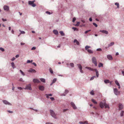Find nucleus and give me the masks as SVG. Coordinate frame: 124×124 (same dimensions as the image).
<instances>
[{"label": "nucleus", "instance_id": "f257e3e1", "mask_svg": "<svg viewBox=\"0 0 124 124\" xmlns=\"http://www.w3.org/2000/svg\"><path fill=\"white\" fill-rule=\"evenodd\" d=\"M49 111L51 116L54 118V119H57V117L56 116V114L55 113L54 111L51 109H50Z\"/></svg>", "mask_w": 124, "mask_h": 124}, {"label": "nucleus", "instance_id": "f03ea898", "mask_svg": "<svg viewBox=\"0 0 124 124\" xmlns=\"http://www.w3.org/2000/svg\"><path fill=\"white\" fill-rule=\"evenodd\" d=\"M113 91H114V93L116 95H119L120 93L116 88H113Z\"/></svg>", "mask_w": 124, "mask_h": 124}, {"label": "nucleus", "instance_id": "7ed1b4c3", "mask_svg": "<svg viewBox=\"0 0 124 124\" xmlns=\"http://www.w3.org/2000/svg\"><path fill=\"white\" fill-rule=\"evenodd\" d=\"M92 62L95 65V66H97V60L96 59L95 57H93L92 58Z\"/></svg>", "mask_w": 124, "mask_h": 124}, {"label": "nucleus", "instance_id": "20e7f679", "mask_svg": "<svg viewBox=\"0 0 124 124\" xmlns=\"http://www.w3.org/2000/svg\"><path fill=\"white\" fill-rule=\"evenodd\" d=\"M70 105L73 108L74 110L76 109H77V107L76 106L75 104L73 102H70Z\"/></svg>", "mask_w": 124, "mask_h": 124}, {"label": "nucleus", "instance_id": "39448f33", "mask_svg": "<svg viewBox=\"0 0 124 124\" xmlns=\"http://www.w3.org/2000/svg\"><path fill=\"white\" fill-rule=\"evenodd\" d=\"M28 4L29 5L32 6L33 7H35L36 6V4L33 3V1H29Z\"/></svg>", "mask_w": 124, "mask_h": 124}, {"label": "nucleus", "instance_id": "423d86ee", "mask_svg": "<svg viewBox=\"0 0 124 124\" xmlns=\"http://www.w3.org/2000/svg\"><path fill=\"white\" fill-rule=\"evenodd\" d=\"M25 89H28L30 90H31V85L30 84H29L26 85V88H25Z\"/></svg>", "mask_w": 124, "mask_h": 124}, {"label": "nucleus", "instance_id": "0eeeda50", "mask_svg": "<svg viewBox=\"0 0 124 124\" xmlns=\"http://www.w3.org/2000/svg\"><path fill=\"white\" fill-rule=\"evenodd\" d=\"M33 82L34 83H40V81L38 79L34 78L33 80Z\"/></svg>", "mask_w": 124, "mask_h": 124}, {"label": "nucleus", "instance_id": "6e6552de", "mask_svg": "<svg viewBox=\"0 0 124 124\" xmlns=\"http://www.w3.org/2000/svg\"><path fill=\"white\" fill-rule=\"evenodd\" d=\"M6 105H11V104L9 102H8L6 100H4L2 101Z\"/></svg>", "mask_w": 124, "mask_h": 124}, {"label": "nucleus", "instance_id": "1a4fd4ad", "mask_svg": "<svg viewBox=\"0 0 124 124\" xmlns=\"http://www.w3.org/2000/svg\"><path fill=\"white\" fill-rule=\"evenodd\" d=\"M100 32H102V33H103L104 34H108V32L107 31H106V30H100Z\"/></svg>", "mask_w": 124, "mask_h": 124}, {"label": "nucleus", "instance_id": "9d476101", "mask_svg": "<svg viewBox=\"0 0 124 124\" xmlns=\"http://www.w3.org/2000/svg\"><path fill=\"white\" fill-rule=\"evenodd\" d=\"M29 72H30L36 73V71L32 69H30L29 70Z\"/></svg>", "mask_w": 124, "mask_h": 124}, {"label": "nucleus", "instance_id": "9b49d317", "mask_svg": "<svg viewBox=\"0 0 124 124\" xmlns=\"http://www.w3.org/2000/svg\"><path fill=\"white\" fill-rule=\"evenodd\" d=\"M39 90L41 91H43L44 90V86L42 85H40L39 87Z\"/></svg>", "mask_w": 124, "mask_h": 124}, {"label": "nucleus", "instance_id": "f8f14e48", "mask_svg": "<svg viewBox=\"0 0 124 124\" xmlns=\"http://www.w3.org/2000/svg\"><path fill=\"white\" fill-rule=\"evenodd\" d=\"M107 58L109 60H111L112 59V55L110 54H108L107 56Z\"/></svg>", "mask_w": 124, "mask_h": 124}, {"label": "nucleus", "instance_id": "ddd939ff", "mask_svg": "<svg viewBox=\"0 0 124 124\" xmlns=\"http://www.w3.org/2000/svg\"><path fill=\"white\" fill-rule=\"evenodd\" d=\"M119 110H121L123 108V106L121 103L119 104Z\"/></svg>", "mask_w": 124, "mask_h": 124}, {"label": "nucleus", "instance_id": "4468645a", "mask_svg": "<svg viewBox=\"0 0 124 124\" xmlns=\"http://www.w3.org/2000/svg\"><path fill=\"white\" fill-rule=\"evenodd\" d=\"M100 106L101 108H103L104 107V103H103L102 101L100 102Z\"/></svg>", "mask_w": 124, "mask_h": 124}, {"label": "nucleus", "instance_id": "2eb2a0df", "mask_svg": "<svg viewBox=\"0 0 124 124\" xmlns=\"http://www.w3.org/2000/svg\"><path fill=\"white\" fill-rule=\"evenodd\" d=\"M104 106L105 107V108H109V105L108 104H106L105 102H104Z\"/></svg>", "mask_w": 124, "mask_h": 124}, {"label": "nucleus", "instance_id": "dca6fc26", "mask_svg": "<svg viewBox=\"0 0 124 124\" xmlns=\"http://www.w3.org/2000/svg\"><path fill=\"white\" fill-rule=\"evenodd\" d=\"M115 84H116L118 86V88L119 89H120V85L119 84L118 81H117V80H115Z\"/></svg>", "mask_w": 124, "mask_h": 124}, {"label": "nucleus", "instance_id": "f3484780", "mask_svg": "<svg viewBox=\"0 0 124 124\" xmlns=\"http://www.w3.org/2000/svg\"><path fill=\"white\" fill-rule=\"evenodd\" d=\"M68 93V91L67 90H65L64 93L62 94V95L63 96H65Z\"/></svg>", "mask_w": 124, "mask_h": 124}, {"label": "nucleus", "instance_id": "a211bd4d", "mask_svg": "<svg viewBox=\"0 0 124 124\" xmlns=\"http://www.w3.org/2000/svg\"><path fill=\"white\" fill-rule=\"evenodd\" d=\"M94 71H95V72H96V75L97 77H98V76H99V74L98 73V71L96 69H94Z\"/></svg>", "mask_w": 124, "mask_h": 124}, {"label": "nucleus", "instance_id": "6ab92c4d", "mask_svg": "<svg viewBox=\"0 0 124 124\" xmlns=\"http://www.w3.org/2000/svg\"><path fill=\"white\" fill-rule=\"evenodd\" d=\"M74 43H76V44L78 45H79V42H78V41L76 39H74Z\"/></svg>", "mask_w": 124, "mask_h": 124}, {"label": "nucleus", "instance_id": "aec40b11", "mask_svg": "<svg viewBox=\"0 0 124 124\" xmlns=\"http://www.w3.org/2000/svg\"><path fill=\"white\" fill-rule=\"evenodd\" d=\"M40 81L41 82L43 83H45V82H46V80L44 78H40Z\"/></svg>", "mask_w": 124, "mask_h": 124}, {"label": "nucleus", "instance_id": "412c9836", "mask_svg": "<svg viewBox=\"0 0 124 124\" xmlns=\"http://www.w3.org/2000/svg\"><path fill=\"white\" fill-rule=\"evenodd\" d=\"M114 44V42H111L110 44H108V47H110L112 46H113Z\"/></svg>", "mask_w": 124, "mask_h": 124}, {"label": "nucleus", "instance_id": "4be33fe9", "mask_svg": "<svg viewBox=\"0 0 124 124\" xmlns=\"http://www.w3.org/2000/svg\"><path fill=\"white\" fill-rule=\"evenodd\" d=\"M45 95L46 96V98H49V96H52V94H46Z\"/></svg>", "mask_w": 124, "mask_h": 124}, {"label": "nucleus", "instance_id": "5701e85b", "mask_svg": "<svg viewBox=\"0 0 124 124\" xmlns=\"http://www.w3.org/2000/svg\"><path fill=\"white\" fill-rule=\"evenodd\" d=\"M53 32H54V34L56 35H57L58 34V31L56 30H53Z\"/></svg>", "mask_w": 124, "mask_h": 124}, {"label": "nucleus", "instance_id": "b1692460", "mask_svg": "<svg viewBox=\"0 0 124 124\" xmlns=\"http://www.w3.org/2000/svg\"><path fill=\"white\" fill-rule=\"evenodd\" d=\"M86 50H87V52L89 54H92L93 52V51L90 49H88Z\"/></svg>", "mask_w": 124, "mask_h": 124}, {"label": "nucleus", "instance_id": "393cba45", "mask_svg": "<svg viewBox=\"0 0 124 124\" xmlns=\"http://www.w3.org/2000/svg\"><path fill=\"white\" fill-rule=\"evenodd\" d=\"M59 33H60V34H61V35L62 36H64L65 35V34L63 33V31H60V32H59Z\"/></svg>", "mask_w": 124, "mask_h": 124}, {"label": "nucleus", "instance_id": "a878e982", "mask_svg": "<svg viewBox=\"0 0 124 124\" xmlns=\"http://www.w3.org/2000/svg\"><path fill=\"white\" fill-rule=\"evenodd\" d=\"M77 66H78V68H79V69H82V67L81 66V65L80 64H77Z\"/></svg>", "mask_w": 124, "mask_h": 124}, {"label": "nucleus", "instance_id": "bb28decb", "mask_svg": "<svg viewBox=\"0 0 124 124\" xmlns=\"http://www.w3.org/2000/svg\"><path fill=\"white\" fill-rule=\"evenodd\" d=\"M104 82L106 84L110 82L109 81V80H106L104 81Z\"/></svg>", "mask_w": 124, "mask_h": 124}, {"label": "nucleus", "instance_id": "cd10ccee", "mask_svg": "<svg viewBox=\"0 0 124 124\" xmlns=\"http://www.w3.org/2000/svg\"><path fill=\"white\" fill-rule=\"evenodd\" d=\"M90 48V46H86L85 47V50H89L88 49Z\"/></svg>", "mask_w": 124, "mask_h": 124}, {"label": "nucleus", "instance_id": "c85d7f7f", "mask_svg": "<svg viewBox=\"0 0 124 124\" xmlns=\"http://www.w3.org/2000/svg\"><path fill=\"white\" fill-rule=\"evenodd\" d=\"M72 29L74 30V31H78V29H77L76 27H72Z\"/></svg>", "mask_w": 124, "mask_h": 124}, {"label": "nucleus", "instance_id": "c756f323", "mask_svg": "<svg viewBox=\"0 0 124 124\" xmlns=\"http://www.w3.org/2000/svg\"><path fill=\"white\" fill-rule=\"evenodd\" d=\"M92 101L93 102L94 104H97V102L95 101V100L93 99H92Z\"/></svg>", "mask_w": 124, "mask_h": 124}, {"label": "nucleus", "instance_id": "7c9ffc66", "mask_svg": "<svg viewBox=\"0 0 124 124\" xmlns=\"http://www.w3.org/2000/svg\"><path fill=\"white\" fill-rule=\"evenodd\" d=\"M103 66V64L101 62H100L99 64V68Z\"/></svg>", "mask_w": 124, "mask_h": 124}, {"label": "nucleus", "instance_id": "2f4dec72", "mask_svg": "<svg viewBox=\"0 0 124 124\" xmlns=\"http://www.w3.org/2000/svg\"><path fill=\"white\" fill-rule=\"evenodd\" d=\"M124 111H122L120 113V116H123V114H124Z\"/></svg>", "mask_w": 124, "mask_h": 124}, {"label": "nucleus", "instance_id": "473e14b6", "mask_svg": "<svg viewBox=\"0 0 124 124\" xmlns=\"http://www.w3.org/2000/svg\"><path fill=\"white\" fill-rule=\"evenodd\" d=\"M11 66H12V67H13V68H14L15 67V66L14 63V62H11Z\"/></svg>", "mask_w": 124, "mask_h": 124}, {"label": "nucleus", "instance_id": "72a5a7b5", "mask_svg": "<svg viewBox=\"0 0 124 124\" xmlns=\"http://www.w3.org/2000/svg\"><path fill=\"white\" fill-rule=\"evenodd\" d=\"M56 80H57V79H56V78H55L53 79V81H52V83H55L56 81Z\"/></svg>", "mask_w": 124, "mask_h": 124}, {"label": "nucleus", "instance_id": "f704fd0d", "mask_svg": "<svg viewBox=\"0 0 124 124\" xmlns=\"http://www.w3.org/2000/svg\"><path fill=\"white\" fill-rule=\"evenodd\" d=\"M32 62V60H31V61H30L29 60H28L27 61V63H31Z\"/></svg>", "mask_w": 124, "mask_h": 124}, {"label": "nucleus", "instance_id": "c9c22d12", "mask_svg": "<svg viewBox=\"0 0 124 124\" xmlns=\"http://www.w3.org/2000/svg\"><path fill=\"white\" fill-rule=\"evenodd\" d=\"M49 71H50V72L51 74H53V71L51 68H50V69H49Z\"/></svg>", "mask_w": 124, "mask_h": 124}, {"label": "nucleus", "instance_id": "e433bc0d", "mask_svg": "<svg viewBox=\"0 0 124 124\" xmlns=\"http://www.w3.org/2000/svg\"><path fill=\"white\" fill-rule=\"evenodd\" d=\"M70 65L71 67H74V64L73 63H70Z\"/></svg>", "mask_w": 124, "mask_h": 124}, {"label": "nucleus", "instance_id": "4c0bfd02", "mask_svg": "<svg viewBox=\"0 0 124 124\" xmlns=\"http://www.w3.org/2000/svg\"><path fill=\"white\" fill-rule=\"evenodd\" d=\"M90 94L92 95H94V93L93 92V91L92 90L90 92Z\"/></svg>", "mask_w": 124, "mask_h": 124}, {"label": "nucleus", "instance_id": "58836bf2", "mask_svg": "<svg viewBox=\"0 0 124 124\" xmlns=\"http://www.w3.org/2000/svg\"><path fill=\"white\" fill-rule=\"evenodd\" d=\"M115 4L116 5H117V8H119V4L118 3L116 2L115 3Z\"/></svg>", "mask_w": 124, "mask_h": 124}, {"label": "nucleus", "instance_id": "ea45409f", "mask_svg": "<svg viewBox=\"0 0 124 124\" xmlns=\"http://www.w3.org/2000/svg\"><path fill=\"white\" fill-rule=\"evenodd\" d=\"M95 77H96L95 76H94L92 77H91V78H90V80L91 81V80H93V79H94V78Z\"/></svg>", "mask_w": 124, "mask_h": 124}, {"label": "nucleus", "instance_id": "a19ab883", "mask_svg": "<svg viewBox=\"0 0 124 124\" xmlns=\"http://www.w3.org/2000/svg\"><path fill=\"white\" fill-rule=\"evenodd\" d=\"M79 24H80V22H77V24L75 25L76 26H79Z\"/></svg>", "mask_w": 124, "mask_h": 124}, {"label": "nucleus", "instance_id": "79ce46f5", "mask_svg": "<svg viewBox=\"0 0 124 124\" xmlns=\"http://www.w3.org/2000/svg\"><path fill=\"white\" fill-rule=\"evenodd\" d=\"M36 47L35 46H33L31 48V50H35L36 49Z\"/></svg>", "mask_w": 124, "mask_h": 124}, {"label": "nucleus", "instance_id": "37998d69", "mask_svg": "<svg viewBox=\"0 0 124 124\" xmlns=\"http://www.w3.org/2000/svg\"><path fill=\"white\" fill-rule=\"evenodd\" d=\"M76 20V18L75 17H74V18H73L72 19V22L73 23H74V22Z\"/></svg>", "mask_w": 124, "mask_h": 124}, {"label": "nucleus", "instance_id": "c03bdc74", "mask_svg": "<svg viewBox=\"0 0 124 124\" xmlns=\"http://www.w3.org/2000/svg\"><path fill=\"white\" fill-rule=\"evenodd\" d=\"M93 25L95 26V27H97V25L96 23H93Z\"/></svg>", "mask_w": 124, "mask_h": 124}, {"label": "nucleus", "instance_id": "a18cd8bd", "mask_svg": "<svg viewBox=\"0 0 124 124\" xmlns=\"http://www.w3.org/2000/svg\"><path fill=\"white\" fill-rule=\"evenodd\" d=\"M96 50L98 51H102V49L101 48H99L97 49Z\"/></svg>", "mask_w": 124, "mask_h": 124}, {"label": "nucleus", "instance_id": "49530a36", "mask_svg": "<svg viewBox=\"0 0 124 124\" xmlns=\"http://www.w3.org/2000/svg\"><path fill=\"white\" fill-rule=\"evenodd\" d=\"M91 31V30H87L85 31V34H86L88 32L90 31Z\"/></svg>", "mask_w": 124, "mask_h": 124}, {"label": "nucleus", "instance_id": "de8ad7c7", "mask_svg": "<svg viewBox=\"0 0 124 124\" xmlns=\"http://www.w3.org/2000/svg\"><path fill=\"white\" fill-rule=\"evenodd\" d=\"M50 99L51 100V101H54V98L53 97H51L50 98Z\"/></svg>", "mask_w": 124, "mask_h": 124}, {"label": "nucleus", "instance_id": "09e8293b", "mask_svg": "<svg viewBox=\"0 0 124 124\" xmlns=\"http://www.w3.org/2000/svg\"><path fill=\"white\" fill-rule=\"evenodd\" d=\"M4 10L8 11L9 10V8H3Z\"/></svg>", "mask_w": 124, "mask_h": 124}, {"label": "nucleus", "instance_id": "8fccbe9b", "mask_svg": "<svg viewBox=\"0 0 124 124\" xmlns=\"http://www.w3.org/2000/svg\"><path fill=\"white\" fill-rule=\"evenodd\" d=\"M46 14H48V15H50L51 13L48 11H47L46 12Z\"/></svg>", "mask_w": 124, "mask_h": 124}, {"label": "nucleus", "instance_id": "3c124183", "mask_svg": "<svg viewBox=\"0 0 124 124\" xmlns=\"http://www.w3.org/2000/svg\"><path fill=\"white\" fill-rule=\"evenodd\" d=\"M86 68V69H89V70H90L91 69H92L91 68L89 67H86V68Z\"/></svg>", "mask_w": 124, "mask_h": 124}, {"label": "nucleus", "instance_id": "603ef678", "mask_svg": "<svg viewBox=\"0 0 124 124\" xmlns=\"http://www.w3.org/2000/svg\"><path fill=\"white\" fill-rule=\"evenodd\" d=\"M0 50H1V51H2V52H3L4 51V48H2V47H1L0 48Z\"/></svg>", "mask_w": 124, "mask_h": 124}, {"label": "nucleus", "instance_id": "864d4df0", "mask_svg": "<svg viewBox=\"0 0 124 124\" xmlns=\"http://www.w3.org/2000/svg\"><path fill=\"white\" fill-rule=\"evenodd\" d=\"M83 122V123H84V124H88V122L87 121H85Z\"/></svg>", "mask_w": 124, "mask_h": 124}, {"label": "nucleus", "instance_id": "5fc2aeb1", "mask_svg": "<svg viewBox=\"0 0 124 124\" xmlns=\"http://www.w3.org/2000/svg\"><path fill=\"white\" fill-rule=\"evenodd\" d=\"M68 110V109H64L63 110V112H65V111H67Z\"/></svg>", "mask_w": 124, "mask_h": 124}, {"label": "nucleus", "instance_id": "6e6d98bb", "mask_svg": "<svg viewBox=\"0 0 124 124\" xmlns=\"http://www.w3.org/2000/svg\"><path fill=\"white\" fill-rule=\"evenodd\" d=\"M45 124H54L52 123L51 122H46Z\"/></svg>", "mask_w": 124, "mask_h": 124}, {"label": "nucleus", "instance_id": "4d7b16f0", "mask_svg": "<svg viewBox=\"0 0 124 124\" xmlns=\"http://www.w3.org/2000/svg\"><path fill=\"white\" fill-rule=\"evenodd\" d=\"M32 64L33 65L35 66H36V64L35 62H33L32 63Z\"/></svg>", "mask_w": 124, "mask_h": 124}, {"label": "nucleus", "instance_id": "13d9d810", "mask_svg": "<svg viewBox=\"0 0 124 124\" xmlns=\"http://www.w3.org/2000/svg\"><path fill=\"white\" fill-rule=\"evenodd\" d=\"M2 21L3 22H5L7 21V19H6L2 18Z\"/></svg>", "mask_w": 124, "mask_h": 124}, {"label": "nucleus", "instance_id": "bf43d9fd", "mask_svg": "<svg viewBox=\"0 0 124 124\" xmlns=\"http://www.w3.org/2000/svg\"><path fill=\"white\" fill-rule=\"evenodd\" d=\"M122 73L123 74V75L124 76V70H122Z\"/></svg>", "mask_w": 124, "mask_h": 124}, {"label": "nucleus", "instance_id": "052dcab7", "mask_svg": "<svg viewBox=\"0 0 124 124\" xmlns=\"http://www.w3.org/2000/svg\"><path fill=\"white\" fill-rule=\"evenodd\" d=\"M79 123L80 124H84V123H83V122L82 121H80L79 122Z\"/></svg>", "mask_w": 124, "mask_h": 124}, {"label": "nucleus", "instance_id": "680f3d73", "mask_svg": "<svg viewBox=\"0 0 124 124\" xmlns=\"http://www.w3.org/2000/svg\"><path fill=\"white\" fill-rule=\"evenodd\" d=\"M80 70V72L81 73H83V71L82 70V69H79Z\"/></svg>", "mask_w": 124, "mask_h": 124}, {"label": "nucleus", "instance_id": "e2e57ef3", "mask_svg": "<svg viewBox=\"0 0 124 124\" xmlns=\"http://www.w3.org/2000/svg\"><path fill=\"white\" fill-rule=\"evenodd\" d=\"M80 70V72L81 73H83V71L82 70V69H79Z\"/></svg>", "mask_w": 124, "mask_h": 124}, {"label": "nucleus", "instance_id": "0e129e2a", "mask_svg": "<svg viewBox=\"0 0 124 124\" xmlns=\"http://www.w3.org/2000/svg\"><path fill=\"white\" fill-rule=\"evenodd\" d=\"M9 7L8 6H7L5 5L4 6L3 8H9Z\"/></svg>", "mask_w": 124, "mask_h": 124}, {"label": "nucleus", "instance_id": "69168bd1", "mask_svg": "<svg viewBox=\"0 0 124 124\" xmlns=\"http://www.w3.org/2000/svg\"><path fill=\"white\" fill-rule=\"evenodd\" d=\"M15 57H13L12 59H11L12 61H13L14 60H15Z\"/></svg>", "mask_w": 124, "mask_h": 124}, {"label": "nucleus", "instance_id": "338daca9", "mask_svg": "<svg viewBox=\"0 0 124 124\" xmlns=\"http://www.w3.org/2000/svg\"><path fill=\"white\" fill-rule=\"evenodd\" d=\"M18 88L20 90H22V88L21 87H18Z\"/></svg>", "mask_w": 124, "mask_h": 124}, {"label": "nucleus", "instance_id": "774afa93", "mask_svg": "<svg viewBox=\"0 0 124 124\" xmlns=\"http://www.w3.org/2000/svg\"><path fill=\"white\" fill-rule=\"evenodd\" d=\"M89 20L90 21V22H92V19L91 18V17H90V18H89Z\"/></svg>", "mask_w": 124, "mask_h": 124}]
</instances>
